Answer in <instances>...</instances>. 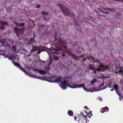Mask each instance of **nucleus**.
Returning <instances> with one entry per match:
<instances>
[{
  "label": "nucleus",
  "instance_id": "nucleus-1",
  "mask_svg": "<svg viewBox=\"0 0 123 123\" xmlns=\"http://www.w3.org/2000/svg\"><path fill=\"white\" fill-rule=\"evenodd\" d=\"M93 63L95 65V63L96 64V66L97 68H95V66L94 65H90L89 67L88 71L90 73H96L97 70L100 72H103L106 71L103 69L104 67L103 64L101 61L100 60L97 59L96 60H94L93 61Z\"/></svg>",
  "mask_w": 123,
  "mask_h": 123
},
{
  "label": "nucleus",
  "instance_id": "nucleus-2",
  "mask_svg": "<svg viewBox=\"0 0 123 123\" xmlns=\"http://www.w3.org/2000/svg\"><path fill=\"white\" fill-rule=\"evenodd\" d=\"M55 41L54 44L56 48L53 54H60L61 52V50L62 48H65L66 47L65 46L66 42L64 41L61 38L57 39L56 33L55 34Z\"/></svg>",
  "mask_w": 123,
  "mask_h": 123
},
{
  "label": "nucleus",
  "instance_id": "nucleus-3",
  "mask_svg": "<svg viewBox=\"0 0 123 123\" xmlns=\"http://www.w3.org/2000/svg\"><path fill=\"white\" fill-rule=\"evenodd\" d=\"M14 29L15 33L18 37L19 39H21L24 38L25 35L24 34L25 30L24 28L18 29L16 27L14 28Z\"/></svg>",
  "mask_w": 123,
  "mask_h": 123
},
{
  "label": "nucleus",
  "instance_id": "nucleus-4",
  "mask_svg": "<svg viewBox=\"0 0 123 123\" xmlns=\"http://www.w3.org/2000/svg\"><path fill=\"white\" fill-rule=\"evenodd\" d=\"M62 10L63 13L64 15L66 16L70 15L71 17H74V14L70 12L68 8L65 6L63 7Z\"/></svg>",
  "mask_w": 123,
  "mask_h": 123
},
{
  "label": "nucleus",
  "instance_id": "nucleus-5",
  "mask_svg": "<svg viewBox=\"0 0 123 123\" xmlns=\"http://www.w3.org/2000/svg\"><path fill=\"white\" fill-rule=\"evenodd\" d=\"M61 87L63 90H65L67 88V86L72 88H74V86H71L70 85L68 84L67 81L64 80L63 81H61L60 85Z\"/></svg>",
  "mask_w": 123,
  "mask_h": 123
},
{
  "label": "nucleus",
  "instance_id": "nucleus-6",
  "mask_svg": "<svg viewBox=\"0 0 123 123\" xmlns=\"http://www.w3.org/2000/svg\"><path fill=\"white\" fill-rule=\"evenodd\" d=\"M74 59L76 60H80L81 62L86 63L87 60H88V58H85L84 55H82L79 57L74 56Z\"/></svg>",
  "mask_w": 123,
  "mask_h": 123
},
{
  "label": "nucleus",
  "instance_id": "nucleus-7",
  "mask_svg": "<svg viewBox=\"0 0 123 123\" xmlns=\"http://www.w3.org/2000/svg\"><path fill=\"white\" fill-rule=\"evenodd\" d=\"M31 76L34 77H35L37 79H39L42 80H45L51 82H53V80H50L48 79L47 78H46L44 77H38L36 76H34L33 75H31L30 76L31 77Z\"/></svg>",
  "mask_w": 123,
  "mask_h": 123
},
{
  "label": "nucleus",
  "instance_id": "nucleus-8",
  "mask_svg": "<svg viewBox=\"0 0 123 123\" xmlns=\"http://www.w3.org/2000/svg\"><path fill=\"white\" fill-rule=\"evenodd\" d=\"M0 29L3 31L4 30L5 26L6 25H8V22L6 21H2L0 22Z\"/></svg>",
  "mask_w": 123,
  "mask_h": 123
},
{
  "label": "nucleus",
  "instance_id": "nucleus-9",
  "mask_svg": "<svg viewBox=\"0 0 123 123\" xmlns=\"http://www.w3.org/2000/svg\"><path fill=\"white\" fill-rule=\"evenodd\" d=\"M74 88H80L82 87H83L84 90L86 91V89L84 87V86L85 85V84L84 83H83L80 85H76L74 84Z\"/></svg>",
  "mask_w": 123,
  "mask_h": 123
},
{
  "label": "nucleus",
  "instance_id": "nucleus-10",
  "mask_svg": "<svg viewBox=\"0 0 123 123\" xmlns=\"http://www.w3.org/2000/svg\"><path fill=\"white\" fill-rule=\"evenodd\" d=\"M5 56L9 60H11L12 61H13L15 58V55H12L11 56L8 55H6Z\"/></svg>",
  "mask_w": 123,
  "mask_h": 123
},
{
  "label": "nucleus",
  "instance_id": "nucleus-11",
  "mask_svg": "<svg viewBox=\"0 0 123 123\" xmlns=\"http://www.w3.org/2000/svg\"><path fill=\"white\" fill-rule=\"evenodd\" d=\"M34 70L36 71H38V73L43 75H44L47 73V72L46 71L42 70H39L38 69L34 68Z\"/></svg>",
  "mask_w": 123,
  "mask_h": 123
},
{
  "label": "nucleus",
  "instance_id": "nucleus-12",
  "mask_svg": "<svg viewBox=\"0 0 123 123\" xmlns=\"http://www.w3.org/2000/svg\"><path fill=\"white\" fill-rule=\"evenodd\" d=\"M35 34L34 33L33 34V37L32 38H31V39L29 40V42H28V45H30L31 44H32V42H33L34 40V38L35 37Z\"/></svg>",
  "mask_w": 123,
  "mask_h": 123
},
{
  "label": "nucleus",
  "instance_id": "nucleus-13",
  "mask_svg": "<svg viewBox=\"0 0 123 123\" xmlns=\"http://www.w3.org/2000/svg\"><path fill=\"white\" fill-rule=\"evenodd\" d=\"M79 122L80 123H84L86 121V118H83V117H82L81 116L80 117V118H79Z\"/></svg>",
  "mask_w": 123,
  "mask_h": 123
},
{
  "label": "nucleus",
  "instance_id": "nucleus-14",
  "mask_svg": "<svg viewBox=\"0 0 123 123\" xmlns=\"http://www.w3.org/2000/svg\"><path fill=\"white\" fill-rule=\"evenodd\" d=\"M114 88L115 89V90L116 91L117 94H118L119 95V96L120 97V93H118V86L117 84H116L115 85L114 84L113 85Z\"/></svg>",
  "mask_w": 123,
  "mask_h": 123
},
{
  "label": "nucleus",
  "instance_id": "nucleus-15",
  "mask_svg": "<svg viewBox=\"0 0 123 123\" xmlns=\"http://www.w3.org/2000/svg\"><path fill=\"white\" fill-rule=\"evenodd\" d=\"M62 79V77L61 75H60L59 77L55 79L54 80H53V81L54 82H59L61 81Z\"/></svg>",
  "mask_w": 123,
  "mask_h": 123
},
{
  "label": "nucleus",
  "instance_id": "nucleus-16",
  "mask_svg": "<svg viewBox=\"0 0 123 123\" xmlns=\"http://www.w3.org/2000/svg\"><path fill=\"white\" fill-rule=\"evenodd\" d=\"M109 110V108L107 107L106 106L104 108H102V109L100 111L101 112L104 113L105 112L108 111Z\"/></svg>",
  "mask_w": 123,
  "mask_h": 123
},
{
  "label": "nucleus",
  "instance_id": "nucleus-17",
  "mask_svg": "<svg viewBox=\"0 0 123 123\" xmlns=\"http://www.w3.org/2000/svg\"><path fill=\"white\" fill-rule=\"evenodd\" d=\"M14 65L16 66L19 69L21 67L20 66V64L19 63L16 62L14 61H12V62Z\"/></svg>",
  "mask_w": 123,
  "mask_h": 123
},
{
  "label": "nucleus",
  "instance_id": "nucleus-18",
  "mask_svg": "<svg viewBox=\"0 0 123 123\" xmlns=\"http://www.w3.org/2000/svg\"><path fill=\"white\" fill-rule=\"evenodd\" d=\"M111 82H110L107 84L106 86L104 87L103 88H101L100 89V90H103L106 88L107 87H109L110 88H111Z\"/></svg>",
  "mask_w": 123,
  "mask_h": 123
},
{
  "label": "nucleus",
  "instance_id": "nucleus-19",
  "mask_svg": "<svg viewBox=\"0 0 123 123\" xmlns=\"http://www.w3.org/2000/svg\"><path fill=\"white\" fill-rule=\"evenodd\" d=\"M15 24L16 25L18 26H22L23 27H25V24L24 23H20L18 22H16L15 21Z\"/></svg>",
  "mask_w": 123,
  "mask_h": 123
},
{
  "label": "nucleus",
  "instance_id": "nucleus-20",
  "mask_svg": "<svg viewBox=\"0 0 123 123\" xmlns=\"http://www.w3.org/2000/svg\"><path fill=\"white\" fill-rule=\"evenodd\" d=\"M73 17L74 18L73 19L74 22V25H78V26H79L80 25V24L77 22V20L75 18V17Z\"/></svg>",
  "mask_w": 123,
  "mask_h": 123
},
{
  "label": "nucleus",
  "instance_id": "nucleus-21",
  "mask_svg": "<svg viewBox=\"0 0 123 123\" xmlns=\"http://www.w3.org/2000/svg\"><path fill=\"white\" fill-rule=\"evenodd\" d=\"M123 67H119V68L120 69V70L118 71V72L117 71V72H116V73H119L120 74H121V73H122V74L123 75Z\"/></svg>",
  "mask_w": 123,
  "mask_h": 123
},
{
  "label": "nucleus",
  "instance_id": "nucleus-22",
  "mask_svg": "<svg viewBox=\"0 0 123 123\" xmlns=\"http://www.w3.org/2000/svg\"><path fill=\"white\" fill-rule=\"evenodd\" d=\"M59 56L58 55H53L54 59L55 60H58L59 59Z\"/></svg>",
  "mask_w": 123,
  "mask_h": 123
},
{
  "label": "nucleus",
  "instance_id": "nucleus-23",
  "mask_svg": "<svg viewBox=\"0 0 123 123\" xmlns=\"http://www.w3.org/2000/svg\"><path fill=\"white\" fill-rule=\"evenodd\" d=\"M97 81V80L96 78H94L91 81V85H92L94 83H95Z\"/></svg>",
  "mask_w": 123,
  "mask_h": 123
},
{
  "label": "nucleus",
  "instance_id": "nucleus-24",
  "mask_svg": "<svg viewBox=\"0 0 123 123\" xmlns=\"http://www.w3.org/2000/svg\"><path fill=\"white\" fill-rule=\"evenodd\" d=\"M57 6L60 7L61 10H62V8H63V7H64L63 5L61 3H60L59 4H57Z\"/></svg>",
  "mask_w": 123,
  "mask_h": 123
},
{
  "label": "nucleus",
  "instance_id": "nucleus-25",
  "mask_svg": "<svg viewBox=\"0 0 123 123\" xmlns=\"http://www.w3.org/2000/svg\"><path fill=\"white\" fill-rule=\"evenodd\" d=\"M20 70H21L22 71H23V72H24L25 73H27V72L26 71V70L24 68H23L22 67H21L19 69Z\"/></svg>",
  "mask_w": 123,
  "mask_h": 123
},
{
  "label": "nucleus",
  "instance_id": "nucleus-26",
  "mask_svg": "<svg viewBox=\"0 0 123 123\" xmlns=\"http://www.w3.org/2000/svg\"><path fill=\"white\" fill-rule=\"evenodd\" d=\"M12 48L14 51L17 50V47L15 45H13L12 46Z\"/></svg>",
  "mask_w": 123,
  "mask_h": 123
},
{
  "label": "nucleus",
  "instance_id": "nucleus-27",
  "mask_svg": "<svg viewBox=\"0 0 123 123\" xmlns=\"http://www.w3.org/2000/svg\"><path fill=\"white\" fill-rule=\"evenodd\" d=\"M68 114L70 116H72L73 114V112L72 111H69L68 112Z\"/></svg>",
  "mask_w": 123,
  "mask_h": 123
},
{
  "label": "nucleus",
  "instance_id": "nucleus-28",
  "mask_svg": "<svg viewBox=\"0 0 123 123\" xmlns=\"http://www.w3.org/2000/svg\"><path fill=\"white\" fill-rule=\"evenodd\" d=\"M44 69L45 70L48 71L50 70L51 68L49 67H45Z\"/></svg>",
  "mask_w": 123,
  "mask_h": 123
},
{
  "label": "nucleus",
  "instance_id": "nucleus-29",
  "mask_svg": "<svg viewBox=\"0 0 123 123\" xmlns=\"http://www.w3.org/2000/svg\"><path fill=\"white\" fill-rule=\"evenodd\" d=\"M1 43L3 44H5V43H6V40H1Z\"/></svg>",
  "mask_w": 123,
  "mask_h": 123
},
{
  "label": "nucleus",
  "instance_id": "nucleus-30",
  "mask_svg": "<svg viewBox=\"0 0 123 123\" xmlns=\"http://www.w3.org/2000/svg\"><path fill=\"white\" fill-rule=\"evenodd\" d=\"M105 86L104 85V82L101 85H99V88H100L102 86L103 87Z\"/></svg>",
  "mask_w": 123,
  "mask_h": 123
},
{
  "label": "nucleus",
  "instance_id": "nucleus-31",
  "mask_svg": "<svg viewBox=\"0 0 123 123\" xmlns=\"http://www.w3.org/2000/svg\"><path fill=\"white\" fill-rule=\"evenodd\" d=\"M42 14H43L44 16L45 15H48V14L47 13V12H43L42 13Z\"/></svg>",
  "mask_w": 123,
  "mask_h": 123
},
{
  "label": "nucleus",
  "instance_id": "nucleus-32",
  "mask_svg": "<svg viewBox=\"0 0 123 123\" xmlns=\"http://www.w3.org/2000/svg\"><path fill=\"white\" fill-rule=\"evenodd\" d=\"M85 112L87 114H89L90 113V115L92 116V111H90L88 113L86 111H85Z\"/></svg>",
  "mask_w": 123,
  "mask_h": 123
},
{
  "label": "nucleus",
  "instance_id": "nucleus-33",
  "mask_svg": "<svg viewBox=\"0 0 123 123\" xmlns=\"http://www.w3.org/2000/svg\"><path fill=\"white\" fill-rule=\"evenodd\" d=\"M40 7V5L39 4H37V6L36 7V8H38Z\"/></svg>",
  "mask_w": 123,
  "mask_h": 123
},
{
  "label": "nucleus",
  "instance_id": "nucleus-34",
  "mask_svg": "<svg viewBox=\"0 0 123 123\" xmlns=\"http://www.w3.org/2000/svg\"><path fill=\"white\" fill-rule=\"evenodd\" d=\"M88 117L89 118H90L91 117V116H90L87 115V116H85V117L86 119Z\"/></svg>",
  "mask_w": 123,
  "mask_h": 123
},
{
  "label": "nucleus",
  "instance_id": "nucleus-35",
  "mask_svg": "<svg viewBox=\"0 0 123 123\" xmlns=\"http://www.w3.org/2000/svg\"><path fill=\"white\" fill-rule=\"evenodd\" d=\"M80 114L82 115V117H85V116L81 112H80Z\"/></svg>",
  "mask_w": 123,
  "mask_h": 123
},
{
  "label": "nucleus",
  "instance_id": "nucleus-36",
  "mask_svg": "<svg viewBox=\"0 0 123 123\" xmlns=\"http://www.w3.org/2000/svg\"><path fill=\"white\" fill-rule=\"evenodd\" d=\"M43 19L45 20H48V19L47 18L45 17V16H44V18H43Z\"/></svg>",
  "mask_w": 123,
  "mask_h": 123
},
{
  "label": "nucleus",
  "instance_id": "nucleus-37",
  "mask_svg": "<svg viewBox=\"0 0 123 123\" xmlns=\"http://www.w3.org/2000/svg\"><path fill=\"white\" fill-rule=\"evenodd\" d=\"M109 68L108 66H105V69H108Z\"/></svg>",
  "mask_w": 123,
  "mask_h": 123
},
{
  "label": "nucleus",
  "instance_id": "nucleus-38",
  "mask_svg": "<svg viewBox=\"0 0 123 123\" xmlns=\"http://www.w3.org/2000/svg\"><path fill=\"white\" fill-rule=\"evenodd\" d=\"M52 62H51V61L50 60L49 62L48 63V65H49Z\"/></svg>",
  "mask_w": 123,
  "mask_h": 123
},
{
  "label": "nucleus",
  "instance_id": "nucleus-39",
  "mask_svg": "<svg viewBox=\"0 0 123 123\" xmlns=\"http://www.w3.org/2000/svg\"><path fill=\"white\" fill-rule=\"evenodd\" d=\"M100 11H101L102 13H105V12H104L103 11H102V10H100Z\"/></svg>",
  "mask_w": 123,
  "mask_h": 123
},
{
  "label": "nucleus",
  "instance_id": "nucleus-40",
  "mask_svg": "<svg viewBox=\"0 0 123 123\" xmlns=\"http://www.w3.org/2000/svg\"><path fill=\"white\" fill-rule=\"evenodd\" d=\"M84 108H85L86 109H87V110L88 109V108H87V107L86 106H85L84 107Z\"/></svg>",
  "mask_w": 123,
  "mask_h": 123
},
{
  "label": "nucleus",
  "instance_id": "nucleus-41",
  "mask_svg": "<svg viewBox=\"0 0 123 123\" xmlns=\"http://www.w3.org/2000/svg\"><path fill=\"white\" fill-rule=\"evenodd\" d=\"M109 12H105V14H109Z\"/></svg>",
  "mask_w": 123,
  "mask_h": 123
},
{
  "label": "nucleus",
  "instance_id": "nucleus-42",
  "mask_svg": "<svg viewBox=\"0 0 123 123\" xmlns=\"http://www.w3.org/2000/svg\"><path fill=\"white\" fill-rule=\"evenodd\" d=\"M74 120H76V118H77L75 116V117H74Z\"/></svg>",
  "mask_w": 123,
  "mask_h": 123
},
{
  "label": "nucleus",
  "instance_id": "nucleus-43",
  "mask_svg": "<svg viewBox=\"0 0 123 123\" xmlns=\"http://www.w3.org/2000/svg\"><path fill=\"white\" fill-rule=\"evenodd\" d=\"M110 90L111 91H113L114 90V89H113V88L111 89Z\"/></svg>",
  "mask_w": 123,
  "mask_h": 123
},
{
  "label": "nucleus",
  "instance_id": "nucleus-44",
  "mask_svg": "<svg viewBox=\"0 0 123 123\" xmlns=\"http://www.w3.org/2000/svg\"><path fill=\"white\" fill-rule=\"evenodd\" d=\"M41 26L42 27H43L44 26H45V25H41Z\"/></svg>",
  "mask_w": 123,
  "mask_h": 123
},
{
  "label": "nucleus",
  "instance_id": "nucleus-45",
  "mask_svg": "<svg viewBox=\"0 0 123 123\" xmlns=\"http://www.w3.org/2000/svg\"><path fill=\"white\" fill-rule=\"evenodd\" d=\"M62 56H63V57H64V56H65V54H62Z\"/></svg>",
  "mask_w": 123,
  "mask_h": 123
},
{
  "label": "nucleus",
  "instance_id": "nucleus-46",
  "mask_svg": "<svg viewBox=\"0 0 123 123\" xmlns=\"http://www.w3.org/2000/svg\"><path fill=\"white\" fill-rule=\"evenodd\" d=\"M98 15L99 16H104V17H105V16L104 15Z\"/></svg>",
  "mask_w": 123,
  "mask_h": 123
},
{
  "label": "nucleus",
  "instance_id": "nucleus-47",
  "mask_svg": "<svg viewBox=\"0 0 123 123\" xmlns=\"http://www.w3.org/2000/svg\"><path fill=\"white\" fill-rule=\"evenodd\" d=\"M45 47H43V49H44V48H45Z\"/></svg>",
  "mask_w": 123,
  "mask_h": 123
},
{
  "label": "nucleus",
  "instance_id": "nucleus-48",
  "mask_svg": "<svg viewBox=\"0 0 123 123\" xmlns=\"http://www.w3.org/2000/svg\"><path fill=\"white\" fill-rule=\"evenodd\" d=\"M40 52L39 51V52H38L37 53H38V54H39Z\"/></svg>",
  "mask_w": 123,
  "mask_h": 123
},
{
  "label": "nucleus",
  "instance_id": "nucleus-49",
  "mask_svg": "<svg viewBox=\"0 0 123 123\" xmlns=\"http://www.w3.org/2000/svg\"><path fill=\"white\" fill-rule=\"evenodd\" d=\"M42 62L43 63V62H44V61H43Z\"/></svg>",
  "mask_w": 123,
  "mask_h": 123
},
{
  "label": "nucleus",
  "instance_id": "nucleus-50",
  "mask_svg": "<svg viewBox=\"0 0 123 123\" xmlns=\"http://www.w3.org/2000/svg\"><path fill=\"white\" fill-rule=\"evenodd\" d=\"M57 76H55V77H55V78H56V77Z\"/></svg>",
  "mask_w": 123,
  "mask_h": 123
},
{
  "label": "nucleus",
  "instance_id": "nucleus-51",
  "mask_svg": "<svg viewBox=\"0 0 123 123\" xmlns=\"http://www.w3.org/2000/svg\"><path fill=\"white\" fill-rule=\"evenodd\" d=\"M113 9V11H114V10H114V9Z\"/></svg>",
  "mask_w": 123,
  "mask_h": 123
},
{
  "label": "nucleus",
  "instance_id": "nucleus-52",
  "mask_svg": "<svg viewBox=\"0 0 123 123\" xmlns=\"http://www.w3.org/2000/svg\"><path fill=\"white\" fill-rule=\"evenodd\" d=\"M69 52V54L70 53H71V52Z\"/></svg>",
  "mask_w": 123,
  "mask_h": 123
},
{
  "label": "nucleus",
  "instance_id": "nucleus-53",
  "mask_svg": "<svg viewBox=\"0 0 123 123\" xmlns=\"http://www.w3.org/2000/svg\"><path fill=\"white\" fill-rule=\"evenodd\" d=\"M93 59H94V58L93 57Z\"/></svg>",
  "mask_w": 123,
  "mask_h": 123
},
{
  "label": "nucleus",
  "instance_id": "nucleus-54",
  "mask_svg": "<svg viewBox=\"0 0 123 123\" xmlns=\"http://www.w3.org/2000/svg\"><path fill=\"white\" fill-rule=\"evenodd\" d=\"M119 99H121V98H119Z\"/></svg>",
  "mask_w": 123,
  "mask_h": 123
}]
</instances>
